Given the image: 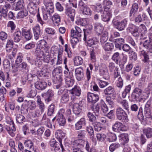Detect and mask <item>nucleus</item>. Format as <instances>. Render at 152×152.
<instances>
[{
  "mask_svg": "<svg viewBox=\"0 0 152 152\" xmlns=\"http://www.w3.org/2000/svg\"><path fill=\"white\" fill-rule=\"evenodd\" d=\"M39 48H36L35 51V55L37 57L41 58L48 53L50 47L48 45L44 39L39 41Z\"/></svg>",
  "mask_w": 152,
  "mask_h": 152,
  "instance_id": "obj_1",
  "label": "nucleus"
},
{
  "mask_svg": "<svg viewBox=\"0 0 152 152\" xmlns=\"http://www.w3.org/2000/svg\"><path fill=\"white\" fill-rule=\"evenodd\" d=\"M6 120L8 125L6 126L5 129L9 134L13 137L15 135L14 132L16 131V128L13 121L8 115L6 117Z\"/></svg>",
  "mask_w": 152,
  "mask_h": 152,
  "instance_id": "obj_2",
  "label": "nucleus"
},
{
  "mask_svg": "<svg viewBox=\"0 0 152 152\" xmlns=\"http://www.w3.org/2000/svg\"><path fill=\"white\" fill-rule=\"evenodd\" d=\"M127 22V20L125 18L121 21L117 20H113L112 23L113 25L115 26L117 29L119 31H121L124 30L126 27Z\"/></svg>",
  "mask_w": 152,
  "mask_h": 152,
  "instance_id": "obj_3",
  "label": "nucleus"
},
{
  "mask_svg": "<svg viewBox=\"0 0 152 152\" xmlns=\"http://www.w3.org/2000/svg\"><path fill=\"white\" fill-rule=\"evenodd\" d=\"M12 68L13 71L14 72H17L19 69L20 70L22 71L23 72L26 73L28 72L29 70V66L27 64L24 62H23L20 64L18 66H14L12 64H11Z\"/></svg>",
  "mask_w": 152,
  "mask_h": 152,
  "instance_id": "obj_4",
  "label": "nucleus"
},
{
  "mask_svg": "<svg viewBox=\"0 0 152 152\" xmlns=\"http://www.w3.org/2000/svg\"><path fill=\"white\" fill-rule=\"evenodd\" d=\"M69 92L71 94V99L73 101L76 99V96L79 97L80 96L81 90L79 86H75L72 89L69 90Z\"/></svg>",
  "mask_w": 152,
  "mask_h": 152,
  "instance_id": "obj_5",
  "label": "nucleus"
},
{
  "mask_svg": "<svg viewBox=\"0 0 152 152\" xmlns=\"http://www.w3.org/2000/svg\"><path fill=\"white\" fill-rule=\"evenodd\" d=\"M54 95V93L53 91L49 89L46 92L42 94V96L44 98L45 102L48 104L51 101Z\"/></svg>",
  "mask_w": 152,
  "mask_h": 152,
  "instance_id": "obj_6",
  "label": "nucleus"
},
{
  "mask_svg": "<svg viewBox=\"0 0 152 152\" xmlns=\"http://www.w3.org/2000/svg\"><path fill=\"white\" fill-rule=\"evenodd\" d=\"M11 5L9 4L5 3L4 4L0 5V12L2 13V16L4 18L7 16L8 10L11 7Z\"/></svg>",
  "mask_w": 152,
  "mask_h": 152,
  "instance_id": "obj_7",
  "label": "nucleus"
},
{
  "mask_svg": "<svg viewBox=\"0 0 152 152\" xmlns=\"http://www.w3.org/2000/svg\"><path fill=\"white\" fill-rule=\"evenodd\" d=\"M62 75H56L54 76V79L53 80V82L57 84L56 86V88L57 89L61 88L62 85L63 79L62 77Z\"/></svg>",
  "mask_w": 152,
  "mask_h": 152,
  "instance_id": "obj_8",
  "label": "nucleus"
},
{
  "mask_svg": "<svg viewBox=\"0 0 152 152\" xmlns=\"http://www.w3.org/2000/svg\"><path fill=\"white\" fill-rule=\"evenodd\" d=\"M87 96L88 101L93 104L96 102L99 99L98 95L94 93L88 92Z\"/></svg>",
  "mask_w": 152,
  "mask_h": 152,
  "instance_id": "obj_9",
  "label": "nucleus"
},
{
  "mask_svg": "<svg viewBox=\"0 0 152 152\" xmlns=\"http://www.w3.org/2000/svg\"><path fill=\"white\" fill-rule=\"evenodd\" d=\"M71 36L80 38L83 34L82 30L78 27L75 26L71 31Z\"/></svg>",
  "mask_w": 152,
  "mask_h": 152,
  "instance_id": "obj_10",
  "label": "nucleus"
},
{
  "mask_svg": "<svg viewBox=\"0 0 152 152\" xmlns=\"http://www.w3.org/2000/svg\"><path fill=\"white\" fill-rule=\"evenodd\" d=\"M112 128L113 130L115 132H117L118 131H125L127 129V127L120 122L115 123L113 126Z\"/></svg>",
  "mask_w": 152,
  "mask_h": 152,
  "instance_id": "obj_11",
  "label": "nucleus"
},
{
  "mask_svg": "<svg viewBox=\"0 0 152 152\" xmlns=\"http://www.w3.org/2000/svg\"><path fill=\"white\" fill-rule=\"evenodd\" d=\"M64 136V134L61 130H57L55 133V137L60 143V145L62 151L64 150V148L62 144V139L63 138Z\"/></svg>",
  "mask_w": 152,
  "mask_h": 152,
  "instance_id": "obj_12",
  "label": "nucleus"
},
{
  "mask_svg": "<svg viewBox=\"0 0 152 152\" xmlns=\"http://www.w3.org/2000/svg\"><path fill=\"white\" fill-rule=\"evenodd\" d=\"M99 73L100 75L106 79H108L110 77L107 68L105 65H103L100 68Z\"/></svg>",
  "mask_w": 152,
  "mask_h": 152,
  "instance_id": "obj_13",
  "label": "nucleus"
},
{
  "mask_svg": "<svg viewBox=\"0 0 152 152\" xmlns=\"http://www.w3.org/2000/svg\"><path fill=\"white\" fill-rule=\"evenodd\" d=\"M75 75L77 80H82L84 77L83 70L82 68L80 67L76 68L75 70Z\"/></svg>",
  "mask_w": 152,
  "mask_h": 152,
  "instance_id": "obj_14",
  "label": "nucleus"
},
{
  "mask_svg": "<svg viewBox=\"0 0 152 152\" xmlns=\"http://www.w3.org/2000/svg\"><path fill=\"white\" fill-rule=\"evenodd\" d=\"M104 93L105 95H109L112 96V99H114L115 96V91L114 88L112 86H109L105 89L104 91Z\"/></svg>",
  "mask_w": 152,
  "mask_h": 152,
  "instance_id": "obj_15",
  "label": "nucleus"
},
{
  "mask_svg": "<svg viewBox=\"0 0 152 152\" xmlns=\"http://www.w3.org/2000/svg\"><path fill=\"white\" fill-rule=\"evenodd\" d=\"M34 39L37 40L41 36L42 32L41 31L40 27L38 25H37L32 28Z\"/></svg>",
  "mask_w": 152,
  "mask_h": 152,
  "instance_id": "obj_16",
  "label": "nucleus"
},
{
  "mask_svg": "<svg viewBox=\"0 0 152 152\" xmlns=\"http://www.w3.org/2000/svg\"><path fill=\"white\" fill-rule=\"evenodd\" d=\"M83 102L81 101L79 103H75L73 104V112L74 114H80L82 109Z\"/></svg>",
  "mask_w": 152,
  "mask_h": 152,
  "instance_id": "obj_17",
  "label": "nucleus"
},
{
  "mask_svg": "<svg viewBox=\"0 0 152 152\" xmlns=\"http://www.w3.org/2000/svg\"><path fill=\"white\" fill-rule=\"evenodd\" d=\"M65 13L70 18L72 21H74L75 15V11L74 10L71 8L66 7L65 9Z\"/></svg>",
  "mask_w": 152,
  "mask_h": 152,
  "instance_id": "obj_18",
  "label": "nucleus"
},
{
  "mask_svg": "<svg viewBox=\"0 0 152 152\" xmlns=\"http://www.w3.org/2000/svg\"><path fill=\"white\" fill-rule=\"evenodd\" d=\"M69 94V91L67 90L64 91V93L61 95V97L60 101L61 103H66L69 101L70 99Z\"/></svg>",
  "mask_w": 152,
  "mask_h": 152,
  "instance_id": "obj_19",
  "label": "nucleus"
},
{
  "mask_svg": "<svg viewBox=\"0 0 152 152\" xmlns=\"http://www.w3.org/2000/svg\"><path fill=\"white\" fill-rule=\"evenodd\" d=\"M47 86V83L44 81H37L35 83V88L38 90H42L45 89Z\"/></svg>",
  "mask_w": 152,
  "mask_h": 152,
  "instance_id": "obj_20",
  "label": "nucleus"
},
{
  "mask_svg": "<svg viewBox=\"0 0 152 152\" xmlns=\"http://www.w3.org/2000/svg\"><path fill=\"white\" fill-rule=\"evenodd\" d=\"M84 141L82 139L76 140L71 142V145L73 148H78L84 145Z\"/></svg>",
  "mask_w": 152,
  "mask_h": 152,
  "instance_id": "obj_21",
  "label": "nucleus"
},
{
  "mask_svg": "<svg viewBox=\"0 0 152 152\" xmlns=\"http://www.w3.org/2000/svg\"><path fill=\"white\" fill-rule=\"evenodd\" d=\"M105 8L103 14L101 15L102 20L104 22H108L110 21L112 16V14L107 11H106Z\"/></svg>",
  "mask_w": 152,
  "mask_h": 152,
  "instance_id": "obj_22",
  "label": "nucleus"
},
{
  "mask_svg": "<svg viewBox=\"0 0 152 152\" xmlns=\"http://www.w3.org/2000/svg\"><path fill=\"white\" fill-rule=\"evenodd\" d=\"M45 13L43 14V18L44 20H47L48 18H51L52 14L54 12V8L45 9Z\"/></svg>",
  "mask_w": 152,
  "mask_h": 152,
  "instance_id": "obj_23",
  "label": "nucleus"
},
{
  "mask_svg": "<svg viewBox=\"0 0 152 152\" xmlns=\"http://www.w3.org/2000/svg\"><path fill=\"white\" fill-rule=\"evenodd\" d=\"M115 46L116 48L121 50L122 46L125 43L124 39L123 38H118L115 39Z\"/></svg>",
  "mask_w": 152,
  "mask_h": 152,
  "instance_id": "obj_24",
  "label": "nucleus"
},
{
  "mask_svg": "<svg viewBox=\"0 0 152 152\" xmlns=\"http://www.w3.org/2000/svg\"><path fill=\"white\" fill-rule=\"evenodd\" d=\"M22 32L18 30L14 32L13 34V38L14 41L15 42H18L21 39L22 37Z\"/></svg>",
  "mask_w": 152,
  "mask_h": 152,
  "instance_id": "obj_25",
  "label": "nucleus"
},
{
  "mask_svg": "<svg viewBox=\"0 0 152 152\" xmlns=\"http://www.w3.org/2000/svg\"><path fill=\"white\" fill-rule=\"evenodd\" d=\"M25 4L23 0H18L16 3L14 10L15 11L23 9L25 7Z\"/></svg>",
  "mask_w": 152,
  "mask_h": 152,
  "instance_id": "obj_26",
  "label": "nucleus"
},
{
  "mask_svg": "<svg viewBox=\"0 0 152 152\" xmlns=\"http://www.w3.org/2000/svg\"><path fill=\"white\" fill-rule=\"evenodd\" d=\"M22 36L24 37L26 40H29L32 37V35L30 32V30H26L23 29L22 31Z\"/></svg>",
  "mask_w": 152,
  "mask_h": 152,
  "instance_id": "obj_27",
  "label": "nucleus"
},
{
  "mask_svg": "<svg viewBox=\"0 0 152 152\" xmlns=\"http://www.w3.org/2000/svg\"><path fill=\"white\" fill-rule=\"evenodd\" d=\"M119 140L121 143L124 145L129 140L128 135L126 134H121L119 135Z\"/></svg>",
  "mask_w": 152,
  "mask_h": 152,
  "instance_id": "obj_28",
  "label": "nucleus"
},
{
  "mask_svg": "<svg viewBox=\"0 0 152 152\" xmlns=\"http://www.w3.org/2000/svg\"><path fill=\"white\" fill-rule=\"evenodd\" d=\"M143 46L146 49L148 50V51L152 53V42L148 41L145 40L143 43Z\"/></svg>",
  "mask_w": 152,
  "mask_h": 152,
  "instance_id": "obj_29",
  "label": "nucleus"
},
{
  "mask_svg": "<svg viewBox=\"0 0 152 152\" xmlns=\"http://www.w3.org/2000/svg\"><path fill=\"white\" fill-rule=\"evenodd\" d=\"M94 29L96 32L99 34L102 33L104 27L102 24L99 23H96L94 25Z\"/></svg>",
  "mask_w": 152,
  "mask_h": 152,
  "instance_id": "obj_30",
  "label": "nucleus"
},
{
  "mask_svg": "<svg viewBox=\"0 0 152 152\" xmlns=\"http://www.w3.org/2000/svg\"><path fill=\"white\" fill-rule=\"evenodd\" d=\"M143 132L147 138L152 137V128L147 127L143 129Z\"/></svg>",
  "mask_w": 152,
  "mask_h": 152,
  "instance_id": "obj_31",
  "label": "nucleus"
},
{
  "mask_svg": "<svg viewBox=\"0 0 152 152\" xmlns=\"http://www.w3.org/2000/svg\"><path fill=\"white\" fill-rule=\"evenodd\" d=\"M86 125V121L84 118H82L75 125L76 130H79L82 127Z\"/></svg>",
  "mask_w": 152,
  "mask_h": 152,
  "instance_id": "obj_32",
  "label": "nucleus"
},
{
  "mask_svg": "<svg viewBox=\"0 0 152 152\" xmlns=\"http://www.w3.org/2000/svg\"><path fill=\"white\" fill-rule=\"evenodd\" d=\"M28 10L31 13H33L37 10V6L35 5L32 1H30L27 5Z\"/></svg>",
  "mask_w": 152,
  "mask_h": 152,
  "instance_id": "obj_33",
  "label": "nucleus"
},
{
  "mask_svg": "<svg viewBox=\"0 0 152 152\" xmlns=\"http://www.w3.org/2000/svg\"><path fill=\"white\" fill-rule=\"evenodd\" d=\"M57 121L60 126H64L66 124V120L63 115H58Z\"/></svg>",
  "mask_w": 152,
  "mask_h": 152,
  "instance_id": "obj_34",
  "label": "nucleus"
},
{
  "mask_svg": "<svg viewBox=\"0 0 152 152\" xmlns=\"http://www.w3.org/2000/svg\"><path fill=\"white\" fill-rule=\"evenodd\" d=\"M13 43V40L11 39H8L6 46V50L7 52H10L12 50Z\"/></svg>",
  "mask_w": 152,
  "mask_h": 152,
  "instance_id": "obj_35",
  "label": "nucleus"
},
{
  "mask_svg": "<svg viewBox=\"0 0 152 152\" xmlns=\"http://www.w3.org/2000/svg\"><path fill=\"white\" fill-rule=\"evenodd\" d=\"M25 147L28 149L34 150V144L32 141L30 140H26L24 142Z\"/></svg>",
  "mask_w": 152,
  "mask_h": 152,
  "instance_id": "obj_36",
  "label": "nucleus"
},
{
  "mask_svg": "<svg viewBox=\"0 0 152 152\" xmlns=\"http://www.w3.org/2000/svg\"><path fill=\"white\" fill-rule=\"evenodd\" d=\"M37 102L39 109L41 110V113H43L45 109V105L41 101L39 96H37Z\"/></svg>",
  "mask_w": 152,
  "mask_h": 152,
  "instance_id": "obj_37",
  "label": "nucleus"
},
{
  "mask_svg": "<svg viewBox=\"0 0 152 152\" xmlns=\"http://www.w3.org/2000/svg\"><path fill=\"white\" fill-rule=\"evenodd\" d=\"M102 47L105 51H111L114 48L113 44L111 43H106L102 45Z\"/></svg>",
  "mask_w": 152,
  "mask_h": 152,
  "instance_id": "obj_38",
  "label": "nucleus"
},
{
  "mask_svg": "<svg viewBox=\"0 0 152 152\" xmlns=\"http://www.w3.org/2000/svg\"><path fill=\"white\" fill-rule=\"evenodd\" d=\"M112 59L117 64H118L121 60L120 53L118 52H115L114 53L112 56Z\"/></svg>",
  "mask_w": 152,
  "mask_h": 152,
  "instance_id": "obj_39",
  "label": "nucleus"
},
{
  "mask_svg": "<svg viewBox=\"0 0 152 152\" xmlns=\"http://www.w3.org/2000/svg\"><path fill=\"white\" fill-rule=\"evenodd\" d=\"M83 30L84 32L83 40L86 42L87 39H90L92 32L90 30H85V29H84Z\"/></svg>",
  "mask_w": 152,
  "mask_h": 152,
  "instance_id": "obj_40",
  "label": "nucleus"
},
{
  "mask_svg": "<svg viewBox=\"0 0 152 152\" xmlns=\"http://www.w3.org/2000/svg\"><path fill=\"white\" fill-rule=\"evenodd\" d=\"M63 54V51L60 49L58 51V54L57 56V60L56 63V65L59 64L62 62V55Z\"/></svg>",
  "mask_w": 152,
  "mask_h": 152,
  "instance_id": "obj_41",
  "label": "nucleus"
},
{
  "mask_svg": "<svg viewBox=\"0 0 152 152\" xmlns=\"http://www.w3.org/2000/svg\"><path fill=\"white\" fill-rule=\"evenodd\" d=\"M76 23L78 25L84 26H86L88 24L87 19L86 18L79 19L76 21Z\"/></svg>",
  "mask_w": 152,
  "mask_h": 152,
  "instance_id": "obj_42",
  "label": "nucleus"
},
{
  "mask_svg": "<svg viewBox=\"0 0 152 152\" xmlns=\"http://www.w3.org/2000/svg\"><path fill=\"white\" fill-rule=\"evenodd\" d=\"M27 79L29 81H33L35 83V82L39 81L40 79L38 78V77L35 75H28L27 77Z\"/></svg>",
  "mask_w": 152,
  "mask_h": 152,
  "instance_id": "obj_43",
  "label": "nucleus"
},
{
  "mask_svg": "<svg viewBox=\"0 0 152 152\" xmlns=\"http://www.w3.org/2000/svg\"><path fill=\"white\" fill-rule=\"evenodd\" d=\"M140 55L143 56L144 59H143L142 61L145 63L148 62L149 61V56L145 50H142L141 51Z\"/></svg>",
  "mask_w": 152,
  "mask_h": 152,
  "instance_id": "obj_44",
  "label": "nucleus"
},
{
  "mask_svg": "<svg viewBox=\"0 0 152 152\" xmlns=\"http://www.w3.org/2000/svg\"><path fill=\"white\" fill-rule=\"evenodd\" d=\"M75 65L78 66L81 65L83 63V60L81 57L77 56L75 57L74 59Z\"/></svg>",
  "mask_w": 152,
  "mask_h": 152,
  "instance_id": "obj_45",
  "label": "nucleus"
},
{
  "mask_svg": "<svg viewBox=\"0 0 152 152\" xmlns=\"http://www.w3.org/2000/svg\"><path fill=\"white\" fill-rule=\"evenodd\" d=\"M117 118L119 120L123 122H127L129 121L127 115H118Z\"/></svg>",
  "mask_w": 152,
  "mask_h": 152,
  "instance_id": "obj_46",
  "label": "nucleus"
},
{
  "mask_svg": "<svg viewBox=\"0 0 152 152\" xmlns=\"http://www.w3.org/2000/svg\"><path fill=\"white\" fill-rule=\"evenodd\" d=\"M50 19H51L53 21L56 23H57L61 21V17L57 13L54 14L53 15L51 18H49Z\"/></svg>",
  "mask_w": 152,
  "mask_h": 152,
  "instance_id": "obj_47",
  "label": "nucleus"
},
{
  "mask_svg": "<svg viewBox=\"0 0 152 152\" xmlns=\"http://www.w3.org/2000/svg\"><path fill=\"white\" fill-rule=\"evenodd\" d=\"M138 4L135 3H134L132 7V9L130 11V16L132 15V14L138 11Z\"/></svg>",
  "mask_w": 152,
  "mask_h": 152,
  "instance_id": "obj_48",
  "label": "nucleus"
},
{
  "mask_svg": "<svg viewBox=\"0 0 152 152\" xmlns=\"http://www.w3.org/2000/svg\"><path fill=\"white\" fill-rule=\"evenodd\" d=\"M130 32L134 37H137L140 35V33L137 27H134L130 29Z\"/></svg>",
  "mask_w": 152,
  "mask_h": 152,
  "instance_id": "obj_49",
  "label": "nucleus"
},
{
  "mask_svg": "<svg viewBox=\"0 0 152 152\" xmlns=\"http://www.w3.org/2000/svg\"><path fill=\"white\" fill-rule=\"evenodd\" d=\"M27 106L28 108L31 110L34 109L36 107L35 102L30 100L28 101Z\"/></svg>",
  "mask_w": 152,
  "mask_h": 152,
  "instance_id": "obj_50",
  "label": "nucleus"
},
{
  "mask_svg": "<svg viewBox=\"0 0 152 152\" xmlns=\"http://www.w3.org/2000/svg\"><path fill=\"white\" fill-rule=\"evenodd\" d=\"M120 145L118 143H114L111 144L109 147L110 151L113 152L114 151L120 147Z\"/></svg>",
  "mask_w": 152,
  "mask_h": 152,
  "instance_id": "obj_51",
  "label": "nucleus"
},
{
  "mask_svg": "<svg viewBox=\"0 0 152 152\" xmlns=\"http://www.w3.org/2000/svg\"><path fill=\"white\" fill-rule=\"evenodd\" d=\"M86 132L85 130H80L77 132L78 139H82L85 137Z\"/></svg>",
  "mask_w": 152,
  "mask_h": 152,
  "instance_id": "obj_52",
  "label": "nucleus"
},
{
  "mask_svg": "<svg viewBox=\"0 0 152 152\" xmlns=\"http://www.w3.org/2000/svg\"><path fill=\"white\" fill-rule=\"evenodd\" d=\"M97 80L98 85L99 87L101 88H104L109 85V83L107 82L101 80Z\"/></svg>",
  "mask_w": 152,
  "mask_h": 152,
  "instance_id": "obj_53",
  "label": "nucleus"
},
{
  "mask_svg": "<svg viewBox=\"0 0 152 152\" xmlns=\"http://www.w3.org/2000/svg\"><path fill=\"white\" fill-rule=\"evenodd\" d=\"M90 59L93 62H95L96 61V53L94 50L92 49L90 51Z\"/></svg>",
  "mask_w": 152,
  "mask_h": 152,
  "instance_id": "obj_54",
  "label": "nucleus"
},
{
  "mask_svg": "<svg viewBox=\"0 0 152 152\" xmlns=\"http://www.w3.org/2000/svg\"><path fill=\"white\" fill-rule=\"evenodd\" d=\"M83 12L84 15H91L92 14V11L89 7L86 6L83 9Z\"/></svg>",
  "mask_w": 152,
  "mask_h": 152,
  "instance_id": "obj_55",
  "label": "nucleus"
},
{
  "mask_svg": "<svg viewBox=\"0 0 152 152\" xmlns=\"http://www.w3.org/2000/svg\"><path fill=\"white\" fill-rule=\"evenodd\" d=\"M96 138L98 140L101 142L104 141L106 137V136L104 134L98 133L96 134Z\"/></svg>",
  "mask_w": 152,
  "mask_h": 152,
  "instance_id": "obj_56",
  "label": "nucleus"
},
{
  "mask_svg": "<svg viewBox=\"0 0 152 152\" xmlns=\"http://www.w3.org/2000/svg\"><path fill=\"white\" fill-rule=\"evenodd\" d=\"M16 120L17 122L19 123H23V122H25L26 121L24 116L22 115H18Z\"/></svg>",
  "mask_w": 152,
  "mask_h": 152,
  "instance_id": "obj_57",
  "label": "nucleus"
},
{
  "mask_svg": "<svg viewBox=\"0 0 152 152\" xmlns=\"http://www.w3.org/2000/svg\"><path fill=\"white\" fill-rule=\"evenodd\" d=\"M108 66L110 72H113L116 69V68H118V66H115V63L113 62L109 63Z\"/></svg>",
  "mask_w": 152,
  "mask_h": 152,
  "instance_id": "obj_58",
  "label": "nucleus"
},
{
  "mask_svg": "<svg viewBox=\"0 0 152 152\" xmlns=\"http://www.w3.org/2000/svg\"><path fill=\"white\" fill-rule=\"evenodd\" d=\"M28 14V12L26 10L20 11L18 14V17L19 18H21L27 16Z\"/></svg>",
  "mask_w": 152,
  "mask_h": 152,
  "instance_id": "obj_59",
  "label": "nucleus"
},
{
  "mask_svg": "<svg viewBox=\"0 0 152 152\" xmlns=\"http://www.w3.org/2000/svg\"><path fill=\"white\" fill-rule=\"evenodd\" d=\"M7 27L10 28L11 32L12 33L15 29L16 26L12 21H9L7 23Z\"/></svg>",
  "mask_w": 152,
  "mask_h": 152,
  "instance_id": "obj_60",
  "label": "nucleus"
},
{
  "mask_svg": "<svg viewBox=\"0 0 152 152\" xmlns=\"http://www.w3.org/2000/svg\"><path fill=\"white\" fill-rule=\"evenodd\" d=\"M147 95L146 97L147 98L148 96V95L151 92H152V83H149L148 84V87L146 88Z\"/></svg>",
  "mask_w": 152,
  "mask_h": 152,
  "instance_id": "obj_61",
  "label": "nucleus"
},
{
  "mask_svg": "<svg viewBox=\"0 0 152 152\" xmlns=\"http://www.w3.org/2000/svg\"><path fill=\"white\" fill-rule=\"evenodd\" d=\"M123 85V81L121 77H119L116 82V86L118 88H121Z\"/></svg>",
  "mask_w": 152,
  "mask_h": 152,
  "instance_id": "obj_62",
  "label": "nucleus"
},
{
  "mask_svg": "<svg viewBox=\"0 0 152 152\" xmlns=\"http://www.w3.org/2000/svg\"><path fill=\"white\" fill-rule=\"evenodd\" d=\"M65 83L66 85L68 87L72 86L74 82V80L73 78L70 79H65Z\"/></svg>",
  "mask_w": 152,
  "mask_h": 152,
  "instance_id": "obj_63",
  "label": "nucleus"
},
{
  "mask_svg": "<svg viewBox=\"0 0 152 152\" xmlns=\"http://www.w3.org/2000/svg\"><path fill=\"white\" fill-rule=\"evenodd\" d=\"M5 107L6 111H7L9 108L12 110H14L15 108V106L14 104L10 103L8 104H6L5 105Z\"/></svg>",
  "mask_w": 152,
  "mask_h": 152,
  "instance_id": "obj_64",
  "label": "nucleus"
}]
</instances>
